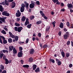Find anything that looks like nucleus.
Returning <instances> with one entry per match:
<instances>
[{
    "instance_id": "nucleus-19",
    "label": "nucleus",
    "mask_w": 73,
    "mask_h": 73,
    "mask_svg": "<svg viewBox=\"0 0 73 73\" xmlns=\"http://www.w3.org/2000/svg\"><path fill=\"white\" fill-rule=\"evenodd\" d=\"M42 21L41 20L39 21L36 23V24L37 25H39V24H41L42 23Z\"/></svg>"
},
{
    "instance_id": "nucleus-23",
    "label": "nucleus",
    "mask_w": 73,
    "mask_h": 73,
    "mask_svg": "<svg viewBox=\"0 0 73 73\" xmlns=\"http://www.w3.org/2000/svg\"><path fill=\"white\" fill-rule=\"evenodd\" d=\"M63 37L64 39H65V40H67V39H68V38L69 37L67 35H66L64 34L63 36Z\"/></svg>"
},
{
    "instance_id": "nucleus-25",
    "label": "nucleus",
    "mask_w": 73,
    "mask_h": 73,
    "mask_svg": "<svg viewBox=\"0 0 73 73\" xmlns=\"http://www.w3.org/2000/svg\"><path fill=\"white\" fill-rule=\"evenodd\" d=\"M32 26V24H29L27 25V27L28 29H30L31 28V27Z\"/></svg>"
},
{
    "instance_id": "nucleus-6",
    "label": "nucleus",
    "mask_w": 73,
    "mask_h": 73,
    "mask_svg": "<svg viewBox=\"0 0 73 73\" xmlns=\"http://www.w3.org/2000/svg\"><path fill=\"white\" fill-rule=\"evenodd\" d=\"M31 4H30L29 5V7L30 8H33L35 7V3H33V1H32L31 2Z\"/></svg>"
},
{
    "instance_id": "nucleus-57",
    "label": "nucleus",
    "mask_w": 73,
    "mask_h": 73,
    "mask_svg": "<svg viewBox=\"0 0 73 73\" xmlns=\"http://www.w3.org/2000/svg\"><path fill=\"white\" fill-rule=\"evenodd\" d=\"M70 28H73V24H72V23H70Z\"/></svg>"
},
{
    "instance_id": "nucleus-52",
    "label": "nucleus",
    "mask_w": 73,
    "mask_h": 73,
    "mask_svg": "<svg viewBox=\"0 0 73 73\" xmlns=\"http://www.w3.org/2000/svg\"><path fill=\"white\" fill-rule=\"evenodd\" d=\"M70 41L69 40H68L67 42V45H69L70 44Z\"/></svg>"
},
{
    "instance_id": "nucleus-1",
    "label": "nucleus",
    "mask_w": 73,
    "mask_h": 73,
    "mask_svg": "<svg viewBox=\"0 0 73 73\" xmlns=\"http://www.w3.org/2000/svg\"><path fill=\"white\" fill-rule=\"evenodd\" d=\"M9 33L11 38H15V40L16 41H18V40H19V37L18 36L16 35L15 36V35H13L12 33L10 31L9 32Z\"/></svg>"
},
{
    "instance_id": "nucleus-35",
    "label": "nucleus",
    "mask_w": 73,
    "mask_h": 73,
    "mask_svg": "<svg viewBox=\"0 0 73 73\" xmlns=\"http://www.w3.org/2000/svg\"><path fill=\"white\" fill-rule=\"evenodd\" d=\"M3 44H7V41L6 40H3Z\"/></svg>"
},
{
    "instance_id": "nucleus-18",
    "label": "nucleus",
    "mask_w": 73,
    "mask_h": 73,
    "mask_svg": "<svg viewBox=\"0 0 73 73\" xmlns=\"http://www.w3.org/2000/svg\"><path fill=\"white\" fill-rule=\"evenodd\" d=\"M13 54H16L17 53V50L15 49V47H14L13 49Z\"/></svg>"
},
{
    "instance_id": "nucleus-63",
    "label": "nucleus",
    "mask_w": 73,
    "mask_h": 73,
    "mask_svg": "<svg viewBox=\"0 0 73 73\" xmlns=\"http://www.w3.org/2000/svg\"><path fill=\"white\" fill-rule=\"evenodd\" d=\"M61 11L62 12H65V9H62L61 10Z\"/></svg>"
},
{
    "instance_id": "nucleus-48",
    "label": "nucleus",
    "mask_w": 73,
    "mask_h": 73,
    "mask_svg": "<svg viewBox=\"0 0 73 73\" xmlns=\"http://www.w3.org/2000/svg\"><path fill=\"white\" fill-rule=\"evenodd\" d=\"M9 13H7V12H6V15H5V16H9Z\"/></svg>"
},
{
    "instance_id": "nucleus-49",
    "label": "nucleus",
    "mask_w": 73,
    "mask_h": 73,
    "mask_svg": "<svg viewBox=\"0 0 73 73\" xmlns=\"http://www.w3.org/2000/svg\"><path fill=\"white\" fill-rule=\"evenodd\" d=\"M66 57H68L70 56L69 54L68 53H66Z\"/></svg>"
},
{
    "instance_id": "nucleus-54",
    "label": "nucleus",
    "mask_w": 73,
    "mask_h": 73,
    "mask_svg": "<svg viewBox=\"0 0 73 73\" xmlns=\"http://www.w3.org/2000/svg\"><path fill=\"white\" fill-rule=\"evenodd\" d=\"M6 58V56L5 55L3 56V59L4 60H5V59H7V58Z\"/></svg>"
},
{
    "instance_id": "nucleus-24",
    "label": "nucleus",
    "mask_w": 73,
    "mask_h": 73,
    "mask_svg": "<svg viewBox=\"0 0 73 73\" xmlns=\"http://www.w3.org/2000/svg\"><path fill=\"white\" fill-rule=\"evenodd\" d=\"M24 10H25V8H23L22 7H21L20 11L21 12H24Z\"/></svg>"
},
{
    "instance_id": "nucleus-36",
    "label": "nucleus",
    "mask_w": 73,
    "mask_h": 73,
    "mask_svg": "<svg viewBox=\"0 0 73 73\" xmlns=\"http://www.w3.org/2000/svg\"><path fill=\"white\" fill-rule=\"evenodd\" d=\"M29 24V22L26 21L25 23L24 26H26V25H27L28 24Z\"/></svg>"
},
{
    "instance_id": "nucleus-5",
    "label": "nucleus",
    "mask_w": 73,
    "mask_h": 73,
    "mask_svg": "<svg viewBox=\"0 0 73 73\" xmlns=\"http://www.w3.org/2000/svg\"><path fill=\"white\" fill-rule=\"evenodd\" d=\"M56 63H57V64L58 66H60V65H61V61L59 59L56 58Z\"/></svg>"
},
{
    "instance_id": "nucleus-10",
    "label": "nucleus",
    "mask_w": 73,
    "mask_h": 73,
    "mask_svg": "<svg viewBox=\"0 0 73 73\" xmlns=\"http://www.w3.org/2000/svg\"><path fill=\"white\" fill-rule=\"evenodd\" d=\"M4 1V5H6L7 6H8L9 5V3L8 2V1L7 0H5Z\"/></svg>"
},
{
    "instance_id": "nucleus-62",
    "label": "nucleus",
    "mask_w": 73,
    "mask_h": 73,
    "mask_svg": "<svg viewBox=\"0 0 73 73\" xmlns=\"http://www.w3.org/2000/svg\"><path fill=\"white\" fill-rule=\"evenodd\" d=\"M73 66V65H72V64H70L69 65V67L70 68H72Z\"/></svg>"
},
{
    "instance_id": "nucleus-9",
    "label": "nucleus",
    "mask_w": 73,
    "mask_h": 73,
    "mask_svg": "<svg viewBox=\"0 0 73 73\" xmlns=\"http://www.w3.org/2000/svg\"><path fill=\"white\" fill-rule=\"evenodd\" d=\"M14 48V47H13V46H9V52H10V51H12L13 49V48Z\"/></svg>"
},
{
    "instance_id": "nucleus-34",
    "label": "nucleus",
    "mask_w": 73,
    "mask_h": 73,
    "mask_svg": "<svg viewBox=\"0 0 73 73\" xmlns=\"http://www.w3.org/2000/svg\"><path fill=\"white\" fill-rule=\"evenodd\" d=\"M49 61H50V62H52V63H54V62H55L54 60V59H50L49 60Z\"/></svg>"
},
{
    "instance_id": "nucleus-59",
    "label": "nucleus",
    "mask_w": 73,
    "mask_h": 73,
    "mask_svg": "<svg viewBox=\"0 0 73 73\" xmlns=\"http://www.w3.org/2000/svg\"><path fill=\"white\" fill-rule=\"evenodd\" d=\"M14 29H15V31H17V29H17V27H15Z\"/></svg>"
},
{
    "instance_id": "nucleus-22",
    "label": "nucleus",
    "mask_w": 73,
    "mask_h": 73,
    "mask_svg": "<svg viewBox=\"0 0 73 73\" xmlns=\"http://www.w3.org/2000/svg\"><path fill=\"white\" fill-rule=\"evenodd\" d=\"M25 19H26V18H25L24 16H23L22 17L21 19V20L23 22L25 21Z\"/></svg>"
},
{
    "instance_id": "nucleus-45",
    "label": "nucleus",
    "mask_w": 73,
    "mask_h": 73,
    "mask_svg": "<svg viewBox=\"0 0 73 73\" xmlns=\"http://www.w3.org/2000/svg\"><path fill=\"white\" fill-rule=\"evenodd\" d=\"M56 4H58V5H60L61 4V2H59L58 1H58H56Z\"/></svg>"
},
{
    "instance_id": "nucleus-30",
    "label": "nucleus",
    "mask_w": 73,
    "mask_h": 73,
    "mask_svg": "<svg viewBox=\"0 0 73 73\" xmlns=\"http://www.w3.org/2000/svg\"><path fill=\"white\" fill-rule=\"evenodd\" d=\"M23 68H29V66L28 65H25L23 66Z\"/></svg>"
},
{
    "instance_id": "nucleus-39",
    "label": "nucleus",
    "mask_w": 73,
    "mask_h": 73,
    "mask_svg": "<svg viewBox=\"0 0 73 73\" xmlns=\"http://www.w3.org/2000/svg\"><path fill=\"white\" fill-rule=\"evenodd\" d=\"M6 13H7V11H4L2 12V15L3 16H5V15L6 14Z\"/></svg>"
},
{
    "instance_id": "nucleus-56",
    "label": "nucleus",
    "mask_w": 73,
    "mask_h": 73,
    "mask_svg": "<svg viewBox=\"0 0 73 73\" xmlns=\"http://www.w3.org/2000/svg\"><path fill=\"white\" fill-rule=\"evenodd\" d=\"M29 41V39L28 38L26 40V43L27 44L28 43Z\"/></svg>"
},
{
    "instance_id": "nucleus-21",
    "label": "nucleus",
    "mask_w": 73,
    "mask_h": 73,
    "mask_svg": "<svg viewBox=\"0 0 73 73\" xmlns=\"http://www.w3.org/2000/svg\"><path fill=\"white\" fill-rule=\"evenodd\" d=\"M35 72H36L37 73L38 72H40V68H37L35 70Z\"/></svg>"
},
{
    "instance_id": "nucleus-7",
    "label": "nucleus",
    "mask_w": 73,
    "mask_h": 73,
    "mask_svg": "<svg viewBox=\"0 0 73 73\" xmlns=\"http://www.w3.org/2000/svg\"><path fill=\"white\" fill-rule=\"evenodd\" d=\"M11 6L13 8H15L16 6V3L15 2H13L11 4Z\"/></svg>"
},
{
    "instance_id": "nucleus-28",
    "label": "nucleus",
    "mask_w": 73,
    "mask_h": 73,
    "mask_svg": "<svg viewBox=\"0 0 73 73\" xmlns=\"http://www.w3.org/2000/svg\"><path fill=\"white\" fill-rule=\"evenodd\" d=\"M33 61V58L32 57H30L29 59V62H32V61Z\"/></svg>"
},
{
    "instance_id": "nucleus-38",
    "label": "nucleus",
    "mask_w": 73,
    "mask_h": 73,
    "mask_svg": "<svg viewBox=\"0 0 73 73\" xmlns=\"http://www.w3.org/2000/svg\"><path fill=\"white\" fill-rule=\"evenodd\" d=\"M0 38H3V40H5V37L3 36H2L1 35L0 36Z\"/></svg>"
},
{
    "instance_id": "nucleus-29",
    "label": "nucleus",
    "mask_w": 73,
    "mask_h": 73,
    "mask_svg": "<svg viewBox=\"0 0 73 73\" xmlns=\"http://www.w3.org/2000/svg\"><path fill=\"white\" fill-rule=\"evenodd\" d=\"M5 64H9V60H8V59H5Z\"/></svg>"
},
{
    "instance_id": "nucleus-51",
    "label": "nucleus",
    "mask_w": 73,
    "mask_h": 73,
    "mask_svg": "<svg viewBox=\"0 0 73 73\" xmlns=\"http://www.w3.org/2000/svg\"><path fill=\"white\" fill-rule=\"evenodd\" d=\"M66 25L68 27H70V23L68 22L66 23Z\"/></svg>"
},
{
    "instance_id": "nucleus-42",
    "label": "nucleus",
    "mask_w": 73,
    "mask_h": 73,
    "mask_svg": "<svg viewBox=\"0 0 73 73\" xmlns=\"http://www.w3.org/2000/svg\"><path fill=\"white\" fill-rule=\"evenodd\" d=\"M21 7H21V8H25V4H22L21 5Z\"/></svg>"
},
{
    "instance_id": "nucleus-43",
    "label": "nucleus",
    "mask_w": 73,
    "mask_h": 73,
    "mask_svg": "<svg viewBox=\"0 0 73 73\" xmlns=\"http://www.w3.org/2000/svg\"><path fill=\"white\" fill-rule=\"evenodd\" d=\"M15 26L17 27H20V25L19 23H15Z\"/></svg>"
},
{
    "instance_id": "nucleus-37",
    "label": "nucleus",
    "mask_w": 73,
    "mask_h": 73,
    "mask_svg": "<svg viewBox=\"0 0 73 73\" xmlns=\"http://www.w3.org/2000/svg\"><path fill=\"white\" fill-rule=\"evenodd\" d=\"M0 68V69H1L2 70H4V66L2 65H1Z\"/></svg>"
},
{
    "instance_id": "nucleus-32",
    "label": "nucleus",
    "mask_w": 73,
    "mask_h": 73,
    "mask_svg": "<svg viewBox=\"0 0 73 73\" xmlns=\"http://www.w3.org/2000/svg\"><path fill=\"white\" fill-rule=\"evenodd\" d=\"M30 19L31 20H32L33 19L35 18V16L33 15H32L30 16Z\"/></svg>"
},
{
    "instance_id": "nucleus-12",
    "label": "nucleus",
    "mask_w": 73,
    "mask_h": 73,
    "mask_svg": "<svg viewBox=\"0 0 73 73\" xmlns=\"http://www.w3.org/2000/svg\"><path fill=\"white\" fill-rule=\"evenodd\" d=\"M21 30H23V27H19L18 28V29H17V31H18V32H21Z\"/></svg>"
},
{
    "instance_id": "nucleus-44",
    "label": "nucleus",
    "mask_w": 73,
    "mask_h": 73,
    "mask_svg": "<svg viewBox=\"0 0 73 73\" xmlns=\"http://www.w3.org/2000/svg\"><path fill=\"white\" fill-rule=\"evenodd\" d=\"M36 5H40V2L38 1H37L36 2Z\"/></svg>"
},
{
    "instance_id": "nucleus-47",
    "label": "nucleus",
    "mask_w": 73,
    "mask_h": 73,
    "mask_svg": "<svg viewBox=\"0 0 73 73\" xmlns=\"http://www.w3.org/2000/svg\"><path fill=\"white\" fill-rule=\"evenodd\" d=\"M4 56V54L1 53L0 55V58L1 59L3 58V57Z\"/></svg>"
},
{
    "instance_id": "nucleus-17",
    "label": "nucleus",
    "mask_w": 73,
    "mask_h": 73,
    "mask_svg": "<svg viewBox=\"0 0 73 73\" xmlns=\"http://www.w3.org/2000/svg\"><path fill=\"white\" fill-rule=\"evenodd\" d=\"M68 7V8H72L73 7V5L72 4H68L67 5Z\"/></svg>"
},
{
    "instance_id": "nucleus-3",
    "label": "nucleus",
    "mask_w": 73,
    "mask_h": 73,
    "mask_svg": "<svg viewBox=\"0 0 73 73\" xmlns=\"http://www.w3.org/2000/svg\"><path fill=\"white\" fill-rule=\"evenodd\" d=\"M21 15V13L20 11H19V10H18L17 11V12L16 13L15 15L16 17H20Z\"/></svg>"
},
{
    "instance_id": "nucleus-61",
    "label": "nucleus",
    "mask_w": 73,
    "mask_h": 73,
    "mask_svg": "<svg viewBox=\"0 0 73 73\" xmlns=\"http://www.w3.org/2000/svg\"><path fill=\"white\" fill-rule=\"evenodd\" d=\"M8 1L9 3L13 2V0H8Z\"/></svg>"
},
{
    "instance_id": "nucleus-55",
    "label": "nucleus",
    "mask_w": 73,
    "mask_h": 73,
    "mask_svg": "<svg viewBox=\"0 0 73 73\" xmlns=\"http://www.w3.org/2000/svg\"><path fill=\"white\" fill-rule=\"evenodd\" d=\"M0 5H4V1L0 3Z\"/></svg>"
},
{
    "instance_id": "nucleus-60",
    "label": "nucleus",
    "mask_w": 73,
    "mask_h": 73,
    "mask_svg": "<svg viewBox=\"0 0 73 73\" xmlns=\"http://www.w3.org/2000/svg\"><path fill=\"white\" fill-rule=\"evenodd\" d=\"M21 64H24V60H21Z\"/></svg>"
},
{
    "instance_id": "nucleus-13",
    "label": "nucleus",
    "mask_w": 73,
    "mask_h": 73,
    "mask_svg": "<svg viewBox=\"0 0 73 73\" xmlns=\"http://www.w3.org/2000/svg\"><path fill=\"white\" fill-rule=\"evenodd\" d=\"M0 11L3 12L4 11V8L3 7V5H0Z\"/></svg>"
},
{
    "instance_id": "nucleus-64",
    "label": "nucleus",
    "mask_w": 73,
    "mask_h": 73,
    "mask_svg": "<svg viewBox=\"0 0 73 73\" xmlns=\"http://www.w3.org/2000/svg\"><path fill=\"white\" fill-rule=\"evenodd\" d=\"M17 21H20V18H17Z\"/></svg>"
},
{
    "instance_id": "nucleus-58",
    "label": "nucleus",
    "mask_w": 73,
    "mask_h": 73,
    "mask_svg": "<svg viewBox=\"0 0 73 73\" xmlns=\"http://www.w3.org/2000/svg\"><path fill=\"white\" fill-rule=\"evenodd\" d=\"M52 1L54 3H56V1H58V0H52Z\"/></svg>"
},
{
    "instance_id": "nucleus-4",
    "label": "nucleus",
    "mask_w": 73,
    "mask_h": 73,
    "mask_svg": "<svg viewBox=\"0 0 73 73\" xmlns=\"http://www.w3.org/2000/svg\"><path fill=\"white\" fill-rule=\"evenodd\" d=\"M23 51H20L18 53V57H23Z\"/></svg>"
},
{
    "instance_id": "nucleus-27",
    "label": "nucleus",
    "mask_w": 73,
    "mask_h": 73,
    "mask_svg": "<svg viewBox=\"0 0 73 73\" xmlns=\"http://www.w3.org/2000/svg\"><path fill=\"white\" fill-rule=\"evenodd\" d=\"M2 52L4 53H9V51L8 50H2Z\"/></svg>"
},
{
    "instance_id": "nucleus-8",
    "label": "nucleus",
    "mask_w": 73,
    "mask_h": 73,
    "mask_svg": "<svg viewBox=\"0 0 73 73\" xmlns=\"http://www.w3.org/2000/svg\"><path fill=\"white\" fill-rule=\"evenodd\" d=\"M6 19H7V17H1V20L2 21V22H3V23H5L6 21L5 20H6Z\"/></svg>"
},
{
    "instance_id": "nucleus-41",
    "label": "nucleus",
    "mask_w": 73,
    "mask_h": 73,
    "mask_svg": "<svg viewBox=\"0 0 73 73\" xmlns=\"http://www.w3.org/2000/svg\"><path fill=\"white\" fill-rule=\"evenodd\" d=\"M52 24L53 25V27L54 28V27H55V26H56L55 25V24H56V21H54V22H52Z\"/></svg>"
},
{
    "instance_id": "nucleus-20",
    "label": "nucleus",
    "mask_w": 73,
    "mask_h": 73,
    "mask_svg": "<svg viewBox=\"0 0 73 73\" xmlns=\"http://www.w3.org/2000/svg\"><path fill=\"white\" fill-rule=\"evenodd\" d=\"M60 27L62 29L63 28H64V23H60Z\"/></svg>"
},
{
    "instance_id": "nucleus-11",
    "label": "nucleus",
    "mask_w": 73,
    "mask_h": 73,
    "mask_svg": "<svg viewBox=\"0 0 73 73\" xmlns=\"http://www.w3.org/2000/svg\"><path fill=\"white\" fill-rule=\"evenodd\" d=\"M24 3L26 5V9H28V7H29V4H28V3H27L26 1H25L24 2Z\"/></svg>"
},
{
    "instance_id": "nucleus-31",
    "label": "nucleus",
    "mask_w": 73,
    "mask_h": 73,
    "mask_svg": "<svg viewBox=\"0 0 73 73\" xmlns=\"http://www.w3.org/2000/svg\"><path fill=\"white\" fill-rule=\"evenodd\" d=\"M8 41L9 42L11 43L12 42V39L11 38H9L8 39Z\"/></svg>"
},
{
    "instance_id": "nucleus-26",
    "label": "nucleus",
    "mask_w": 73,
    "mask_h": 73,
    "mask_svg": "<svg viewBox=\"0 0 73 73\" xmlns=\"http://www.w3.org/2000/svg\"><path fill=\"white\" fill-rule=\"evenodd\" d=\"M61 54L62 56V57L64 58L65 57V53L63 51H62L61 52Z\"/></svg>"
},
{
    "instance_id": "nucleus-33",
    "label": "nucleus",
    "mask_w": 73,
    "mask_h": 73,
    "mask_svg": "<svg viewBox=\"0 0 73 73\" xmlns=\"http://www.w3.org/2000/svg\"><path fill=\"white\" fill-rule=\"evenodd\" d=\"M46 47H48V45L47 44H44L43 46V49H45Z\"/></svg>"
},
{
    "instance_id": "nucleus-16",
    "label": "nucleus",
    "mask_w": 73,
    "mask_h": 73,
    "mask_svg": "<svg viewBox=\"0 0 73 73\" xmlns=\"http://www.w3.org/2000/svg\"><path fill=\"white\" fill-rule=\"evenodd\" d=\"M50 27L49 26H48L46 27V31L47 32H48L49 31V29H50Z\"/></svg>"
},
{
    "instance_id": "nucleus-46",
    "label": "nucleus",
    "mask_w": 73,
    "mask_h": 73,
    "mask_svg": "<svg viewBox=\"0 0 73 73\" xmlns=\"http://www.w3.org/2000/svg\"><path fill=\"white\" fill-rule=\"evenodd\" d=\"M65 35H66L68 36L69 37V32H66V33Z\"/></svg>"
},
{
    "instance_id": "nucleus-2",
    "label": "nucleus",
    "mask_w": 73,
    "mask_h": 73,
    "mask_svg": "<svg viewBox=\"0 0 73 73\" xmlns=\"http://www.w3.org/2000/svg\"><path fill=\"white\" fill-rule=\"evenodd\" d=\"M40 15H42V17H43L44 19L45 20H48V17L45 16V14L43 13V11H40Z\"/></svg>"
},
{
    "instance_id": "nucleus-40",
    "label": "nucleus",
    "mask_w": 73,
    "mask_h": 73,
    "mask_svg": "<svg viewBox=\"0 0 73 73\" xmlns=\"http://www.w3.org/2000/svg\"><path fill=\"white\" fill-rule=\"evenodd\" d=\"M1 33L4 35H6V32L4 30H2V31L1 32Z\"/></svg>"
},
{
    "instance_id": "nucleus-50",
    "label": "nucleus",
    "mask_w": 73,
    "mask_h": 73,
    "mask_svg": "<svg viewBox=\"0 0 73 73\" xmlns=\"http://www.w3.org/2000/svg\"><path fill=\"white\" fill-rule=\"evenodd\" d=\"M19 51H23L22 50H23V48L22 47H20L19 48Z\"/></svg>"
},
{
    "instance_id": "nucleus-14",
    "label": "nucleus",
    "mask_w": 73,
    "mask_h": 73,
    "mask_svg": "<svg viewBox=\"0 0 73 73\" xmlns=\"http://www.w3.org/2000/svg\"><path fill=\"white\" fill-rule=\"evenodd\" d=\"M30 53L31 54H33L34 53H35V50L33 49H32L30 50Z\"/></svg>"
},
{
    "instance_id": "nucleus-53",
    "label": "nucleus",
    "mask_w": 73,
    "mask_h": 73,
    "mask_svg": "<svg viewBox=\"0 0 73 73\" xmlns=\"http://www.w3.org/2000/svg\"><path fill=\"white\" fill-rule=\"evenodd\" d=\"M38 36L39 37H41V34L40 33H38Z\"/></svg>"
},
{
    "instance_id": "nucleus-15",
    "label": "nucleus",
    "mask_w": 73,
    "mask_h": 73,
    "mask_svg": "<svg viewBox=\"0 0 73 73\" xmlns=\"http://www.w3.org/2000/svg\"><path fill=\"white\" fill-rule=\"evenodd\" d=\"M33 70H36V68H37V65L36 64H34L33 66Z\"/></svg>"
}]
</instances>
